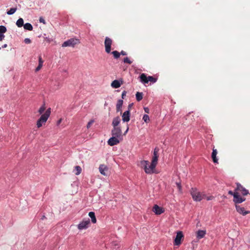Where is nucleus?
<instances>
[{
	"mask_svg": "<svg viewBox=\"0 0 250 250\" xmlns=\"http://www.w3.org/2000/svg\"><path fill=\"white\" fill-rule=\"evenodd\" d=\"M149 162L148 161H142L141 164L144 167L145 171L147 174H151L154 172V170L157 165L156 164H153L151 162L149 166H148Z\"/></svg>",
	"mask_w": 250,
	"mask_h": 250,
	"instance_id": "nucleus-1",
	"label": "nucleus"
},
{
	"mask_svg": "<svg viewBox=\"0 0 250 250\" xmlns=\"http://www.w3.org/2000/svg\"><path fill=\"white\" fill-rule=\"evenodd\" d=\"M51 108H48L45 112L42 114L41 117L38 119L37 122V126L38 128L41 127L42 125V124H44L47 121L51 114Z\"/></svg>",
	"mask_w": 250,
	"mask_h": 250,
	"instance_id": "nucleus-2",
	"label": "nucleus"
},
{
	"mask_svg": "<svg viewBox=\"0 0 250 250\" xmlns=\"http://www.w3.org/2000/svg\"><path fill=\"white\" fill-rule=\"evenodd\" d=\"M190 194L194 201L199 202L205 197V194L198 191L196 188H191Z\"/></svg>",
	"mask_w": 250,
	"mask_h": 250,
	"instance_id": "nucleus-3",
	"label": "nucleus"
},
{
	"mask_svg": "<svg viewBox=\"0 0 250 250\" xmlns=\"http://www.w3.org/2000/svg\"><path fill=\"white\" fill-rule=\"evenodd\" d=\"M140 81L142 83L144 84L147 83L148 82L152 83H155L156 82L157 79L152 76H149L147 77L145 73H142L140 76Z\"/></svg>",
	"mask_w": 250,
	"mask_h": 250,
	"instance_id": "nucleus-4",
	"label": "nucleus"
},
{
	"mask_svg": "<svg viewBox=\"0 0 250 250\" xmlns=\"http://www.w3.org/2000/svg\"><path fill=\"white\" fill-rule=\"evenodd\" d=\"M80 43V40L76 38H71L62 44V46L63 47L70 46L74 47L76 45Z\"/></svg>",
	"mask_w": 250,
	"mask_h": 250,
	"instance_id": "nucleus-5",
	"label": "nucleus"
},
{
	"mask_svg": "<svg viewBox=\"0 0 250 250\" xmlns=\"http://www.w3.org/2000/svg\"><path fill=\"white\" fill-rule=\"evenodd\" d=\"M104 46H105V51L107 53H110L111 52V46L112 43V40L106 37L104 41Z\"/></svg>",
	"mask_w": 250,
	"mask_h": 250,
	"instance_id": "nucleus-6",
	"label": "nucleus"
},
{
	"mask_svg": "<svg viewBox=\"0 0 250 250\" xmlns=\"http://www.w3.org/2000/svg\"><path fill=\"white\" fill-rule=\"evenodd\" d=\"M236 186L237 187L235 188V191L241 193L243 196L247 195L249 193V191L244 187H243L240 183H237Z\"/></svg>",
	"mask_w": 250,
	"mask_h": 250,
	"instance_id": "nucleus-7",
	"label": "nucleus"
},
{
	"mask_svg": "<svg viewBox=\"0 0 250 250\" xmlns=\"http://www.w3.org/2000/svg\"><path fill=\"white\" fill-rule=\"evenodd\" d=\"M184 238V235L182 231H179L177 232L176 237L174 241V245L179 246L181 244V240Z\"/></svg>",
	"mask_w": 250,
	"mask_h": 250,
	"instance_id": "nucleus-8",
	"label": "nucleus"
},
{
	"mask_svg": "<svg viewBox=\"0 0 250 250\" xmlns=\"http://www.w3.org/2000/svg\"><path fill=\"white\" fill-rule=\"evenodd\" d=\"M122 138H119L117 137L112 136L107 141L108 145L110 146H113L118 144L122 140Z\"/></svg>",
	"mask_w": 250,
	"mask_h": 250,
	"instance_id": "nucleus-9",
	"label": "nucleus"
},
{
	"mask_svg": "<svg viewBox=\"0 0 250 250\" xmlns=\"http://www.w3.org/2000/svg\"><path fill=\"white\" fill-rule=\"evenodd\" d=\"M111 134L112 136L122 138V130L120 127H113L111 130Z\"/></svg>",
	"mask_w": 250,
	"mask_h": 250,
	"instance_id": "nucleus-10",
	"label": "nucleus"
},
{
	"mask_svg": "<svg viewBox=\"0 0 250 250\" xmlns=\"http://www.w3.org/2000/svg\"><path fill=\"white\" fill-rule=\"evenodd\" d=\"M245 200V198L241 197L238 192L235 191V194L234 195L233 202L236 205L241 203Z\"/></svg>",
	"mask_w": 250,
	"mask_h": 250,
	"instance_id": "nucleus-11",
	"label": "nucleus"
},
{
	"mask_svg": "<svg viewBox=\"0 0 250 250\" xmlns=\"http://www.w3.org/2000/svg\"><path fill=\"white\" fill-rule=\"evenodd\" d=\"M89 224L90 220L89 219H88L86 220H83L78 225V228L80 230L86 229L88 227V225Z\"/></svg>",
	"mask_w": 250,
	"mask_h": 250,
	"instance_id": "nucleus-12",
	"label": "nucleus"
},
{
	"mask_svg": "<svg viewBox=\"0 0 250 250\" xmlns=\"http://www.w3.org/2000/svg\"><path fill=\"white\" fill-rule=\"evenodd\" d=\"M159 151V149L158 147H155L154 149L153 155L152 158V162L153 164H157L158 160L159 157L158 152Z\"/></svg>",
	"mask_w": 250,
	"mask_h": 250,
	"instance_id": "nucleus-13",
	"label": "nucleus"
},
{
	"mask_svg": "<svg viewBox=\"0 0 250 250\" xmlns=\"http://www.w3.org/2000/svg\"><path fill=\"white\" fill-rule=\"evenodd\" d=\"M99 170L101 174L105 176L107 175V172L108 171V168L106 165L102 164L100 165Z\"/></svg>",
	"mask_w": 250,
	"mask_h": 250,
	"instance_id": "nucleus-14",
	"label": "nucleus"
},
{
	"mask_svg": "<svg viewBox=\"0 0 250 250\" xmlns=\"http://www.w3.org/2000/svg\"><path fill=\"white\" fill-rule=\"evenodd\" d=\"M235 208L237 211L239 212L240 214H242L243 215H246V214L250 213L249 211H246L244 207H242L239 205H236Z\"/></svg>",
	"mask_w": 250,
	"mask_h": 250,
	"instance_id": "nucleus-15",
	"label": "nucleus"
},
{
	"mask_svg": "<svg viewBox=\"0 0 250 250\" xmlns=\"http://www.w3.org/2000/svg\"><path fill=\"white\" fill-rule=\"evenodd\" d=\"M152 211L155 212L156 214L160 215L164 212L163 208L160 207L157 205H155L152 208Z\"/></svg>",
	"mask_w": 250,
	"mask_h": 250,
	"instance_id": "nucleus-16",
	"label": "nucleus"
},
{
	"mask_svg": "<svg viewBox=\"0 0 250 250\" xmlns=\"http://www.w3.org/2000/svg\"><path fill=\"white\" fill-rule=\"evenodd\" d=\"M122 120L124 122H127L130 120V111H125L122 115Z\"/></svg>",
	"mask_w": 250,
	"mask_h": 250,
	"instance_id": "nucleus-17",
	"label": "nucleus"
},
{
	"mask_svg": "<svg viewBox=\"0 0 250 250\" xmlns=\"http://www.w3.org/2000/svg\"><path fill=\"white\" fill-rule=\"evenodd\" d=\"M217 154V150L216 149H215L214 147L212 149V152L211 154V158L213 162L214 163H218V159L216 157V155Z\"/></svg>",
	"mask_w": 250,
	"mask_h": 250,
	"instance_id": "nucleus-18",
	"label": "nucleus"
},
{
	"mask_svg": "<svg viewBox=\"0 0 250 250\" xmlns=\"http://www.w3.org/2000/svg\"><path fill=\"white\" fill-rule=\"evenodd\" d=\"M121 120L119 116L114 118L113 119L112 125L113 127H118V125L120 123Z\"/></svg>",
	"mask_w": 250,
	"mask_h": 250,
	"instance_id": "nucleus-19",
	"label": "nucleus"
},
{
	"mask_svg": "<svg viewBox=\"0 0 250 250\" xmlns=\"http://www.w3.org/2000/svg\"><path fill=\"white\" fill-rule=\"evenodd\" d=\"M196 233H197V238L198 239H201L205 236V235L206 233V230H199Z\"/></svg>",
	"mask_w": 250,
	"mask_h": 250,
	"instance_id": "nucleus-20",
	"label": "nucleus"
},
{
	"mask_svg": "<svg viewBox=\"0 0 250 250\" xmlns=\"http://www.w3.org/2000/svg\"><path fill=\"white\" fill-rule=\"evenodd\" d=\"M121 85V83L119 82L118 80H117L113 81L111 84V86L114 88H117L120 87Z\"/></svg>",
	"mask_w": 250,
	"mask_h": 250,
	"instance_id": "nucleus-21",
	"label": "nucleus"
},
{
	"mask_svg": "<svg viewBox=\"0 0 250 250\" xmlns=\"http://www.w3.org/2000/svg\"><path fill=\"white\" fill-rule=\"evenodd\" d=\"M123 104V101L122 100H119L117 101L116 104V110L117 112H119L121 110V108Z\"/></svg>",
	"mask_w": 250,
	"mask_h": 250,
	"instance_id": "nucleus-22",
	"label": "nucleus"
},
{
	"mask_svg": "<svg viewBox=\"0 0 250 250\" xmlns=\"http://www.w3.org/2000/svg\"><path fill=\"white\" fill-rule=\"evenodd\" d=\"M88 215L91 219V222L94 224L96 223L97 222V220L95 217V213L92 211L89 212L88 213Z\"/></svg>",
	"mask_w": 250,
	"mask_h": 250,
	"instance_id": "nucleus-23",
	"label": "nucleus"
},
{
	"mask_svg": "<svg viewBox=\"0 0 250 250\" xmlns=\"http://www.w3.org/2000/svg\"><path fill=\"white\" fill-rule=\"evenodd\" d=\"M23 27L25 30L29 31H32L33 30V26L30 23H26L24 24Z\"/></svg>",
	"mask_w": 250,
	"mask_h": 250,
	"instance_id": "nucleus-24",
	"label": "nucleus"
},
{
	"mask_svg": "<svg viewBox=\"0 0 250 250\" xmlns=\"http://www.w3.org/2000/svg\"><path fill=\"white\" fill-rule=\"evenodd\" d=\"M16 25L19 27H21L22 26H24L23 20L22 18L19 19L16 22Z\"/></svg>",
	"mask_w": 250,
	"mask_h": 250,
	"instance_id": "nucleus-25",
	"label": "nucleus"
},
{
	"mask_svg": "<svg viewBox=\"0 0 250 250\" xmlns=\"http://www.w3.org/2000/svg\"><path fill=\"white\" fill-rule=\"evenodd\" d=\"M136 98L137 101H141L143 99V93L137 92L136 94Z\"/></svg>",
	"mask_w": 250,
	"mask_h": 250,
	"instance_id": "nucleus-26",
	"label": "nucleus"
},
{
	"mask_svg": "<svg viewBox=\"0 0 250 250\" xmlns=\"http://www.w3.org/2000/svg\"><path fill=\"white\" fill-rule=\"evenodd\" d=\"M75 170L76 171L75 173L76 175H79L82 172V168L78 166L75 167Z\"/></svg>",
	"mask_w": 250,
	"mask_h": 250,
	"instance_id": "nucleus-27",
	"label": "nucleus"
},
{
	"mask_svg": "<svg viewBox=\"0 0 250 250\" xmlns=\"http://www.w3.org/2000/svg\"><path fill=\"white\" fill-rule=\"evenodd\" d=\"M111 54H113L115 59H118L120 56V53L117 51H113L111 52Z\"/></svg>",
	"mask_w": 250,
	"mask_h": 250,
	"instance_id": "nucleus-28",
	"label": "nucleus"
},
{
	"mask_svg": "<svg viewBox=\"0 0 250 250\" xmlns=\"http://www.w3.org/2000/svg\"><path fill=\"white\" fill-rule=\"evenodd\" d=\"M17 7L12 8L9 10L7 11V14L9 15H12L17 11Z\"/></svg>",
	"mask_w": 250,
	"mask_h": 250,
	"instance_id": "nucleus-29",
	"label": "nucleus"
},
{
	"mask_svg": "<svg viewBox=\"0 0 250 250\" xmlns=\"http://www.w3.org/2000/svg\"><path fill=\"white\" fill-rule=\"evenodd\" d=\"M45 104H43V105H42L40 108H39V110H38V112L40 114H42L43 113V112L45 111Z\"/></svg>",
	"mask_w": 250,
	"mask_h": 250,
	"instance_id": "nucleus-30",
	"label": "nucleus"
},
{
	"mask_svg": "<svg viewBox=\"0 0 250 250\" xmlns=\"http://www.w3.org/2000/svg\"><path fill=\"white\" fill-rule=\"evenodd\" d=\"M143 120L146 123L149 122L150 121L149 117L147 114H145L143 116Z\"/></svg>",
	"mask_w": 250,
	"mask_h": 250,
	"instance_id": "nucleus-31",
	"label": "nucleus"
},
{
	"mask_svg": "<svg viewBox=\"0 0 250 250\" xmlns=\"http://www.w3.org/2000/svg\"><path fill=\"white\" fill-rule=\"evenodd\" d=\"M7 31L6 28L3 25L0 26V33H5Z\"/></svg>",
	"mask_w": 250,
	"mask_h": 250,
	"instance_id": "nucleus-32",
	"label": "nucleus"
},
{
	"mask_svg": "<svg viewBox=\"0 0 250 250\" xmlns=\"http://www.w3.org/2000/svg\"><path fill=\"white\" fill-rule=\"evenodd\" d=\"M124 62L125 63H127L129 64H131L132 62L129 60V59L128 57L125 58L124 59Z\"/></svg>",
	"mask_w": 250,
	"mask_h": 250,
	"instance_id": "nucleus-33",
	"label": "nucleus"
},
{
	"mask_svg": "<svg viewBox=\"0 0 250 250\" xmlns=\"http://www.w3.org/2000/svg\"><path fill=\"white\" fill-rule=\"evenodd\" d=\"M94 123V121L93 120H90L87 124V128H89L90 127L91 125L93 124V123Z\"/></svg>",
	"mask_w": 250,
	"mask_h": 250,
	"instance_id": "nucleus-34",
	"label": "nucleus"
},
{
	"mask_svg": "<svg viewBox=\"0 0 250 250\" xmlns=\"http://www.w3.org/2000/svg\"><path fill=\"white\" fill-rule=\"evenodd\" d=\"M42 64H39L38 67L35 69V71L36 72L39 71L42 68Z\"/></svg>",
	"mask_w": 250,
	"mask_h": 250,
	"instance_id": "nucleus-35",
	"label": "nucleus"
},
{
	"mask_svg": "<svg viewBox=\"0 0 250 250\" xmlns=\"http://www.w3.org/2000/svg\"><path fill=\"white\" fill-rule=\"evenodd\" d=\"M204 198H206L208 201H209L212 200L214 198V197L213 196H206L205 195Z\"/></svg>",
	"mask_w": 250,
	"mask_h": 250,
	"instance_id": "nucleus-36",
	"label": "nucleus"
},
{
	"mask_svg": "<svg viewBox=\"0 0 250 250\" xmlns=\"http://www.w3.org/2000/svg\"><path fill=\"white\" fill-rule=\"evenodd\" d=\"M24 42L26 44H29L31 42V40L28 38H26L24 39Z\"/></svg>",
	"mask_w": 250,
	"mask_h": 250,
	"instance_id": "nucleus-37",
	"label": "nucleus"
},
{
	"mask_svg": "<svg viewBox=\"0 0 250 250\" xmlns=\"http://www.w3.org/2000/svg\"><path fill=\"white\" fill-rule=\"evenodd\" d=\"M39 21H40V22L41 23H42L43 24H45L46 23V22H45V20H44V19L42 17H40V18Z\"/></svg>",
	"mask_w": 250,
	"mask_h": 250,
	"instance_id": "nucleus-38",
	"label": "nucleus"
},
{
	"mask_svg": "<svg viewBox=\"0 0 250 250\" xmlns=\"http://www.w3.org/2000/svg\"><path fill=\"white\" fill-rule=\"evenodd\" d=\"M176 185H177V188H178L179 191H181L182 186H181V184L180 183H176Z\"/></svg>",
	"mask_w": 250,
	"mask_h": 250,
	"instance_id": "nucleus-39",
	"label": "nucleus"
},
{
	"mask_svg": "<svg viewBox=\"0 0 250 250\" xmlns=\"http://www.w3.org/2000/svg\"><path fill=\"white\" fill-rule=\"evenodd\" d=\"M43 61L42 60L41 56H40L39 58V64H43Z\"/></svg>",
	"mask_w": 250,
	"mask_h": 250,
	"instance_id": "nucleus-40",
	"label": "nucleus"
},
{
	"mask_svg": "<svg viewBox=\"0 0 250 250\" xmlns=\"http://www.w3.org/2000/svg\"><path fill=\"white\" fill-rule=\"evenodd\" d=\"M112 245L114 246L115 248L116 247H117V248L119 247V244L116 242H113Z\"/></svg>",
	"mask_w": 250,
	"mask_h": 250,
	"instance_id": "nucleus-41",
	"label": "nucleus"
},
{
	"mask_svg": "<svg viewBox=\"0 0 250 250\" xmlns=\"http://www.w3.org/2000/svg\"><path fill=\"white\" fill-rule=\"evenodd\" d=\"M5 37L3 33H0V41H2Z\"/></svg>",
	"mask_w": 250,
	"mask_h": 250,
	"instance_id": "nucleus-42",
	"label": "nucleus"
},
{
	"mask_svg": "<svg viewBox=\"0 0 250 250\" xmlns=\"http://www.w3.org/2000/svg\"><path fill=\"white\" fill-rule=\"evenodd\" d=\"M126 92L125 91H124L123 92H122V98L123 99H124V97L125 96H126Z\"/></svg>",
	"mask_w": 250,
	"mask_h": 250,
	"instance_id": "nucleus-43",
	"label": "nucleus"
},
{
	"mask_svg": "<svg viewBox=\"0 0 250 250\" xmlns=\"http://www.w3.org/2000/svg\"><path fill=\"white\" fill-rule=\"evenodd\" d=\"M228 193L231 195H233V196L234 197V195L235 194V192H233L231 190H229V192H228Z\"/></svg>",
	"mask_w": 250,
	"mask_h": 250,
	"instance_id": "nucleus-44",
	"label": "nucleus"
},
{
	"mask_svg": "<svg viewBox=\"0 0 250 250\" xmlns=\"http://www.w3.org/2000/svg\"><path fill=\"white\" fill-rule=\"evenodd\" d=\"M120 53V55H122L123 56H125V55H127L126 52L123 50H122Z\"/></svg>",
	"mask_w": 250,
	"mask_h": 250,
	"instance_id": "nucleus-45",
	"label": "nucleus"
},
{
	"mask_svg": "<svg viewBox=\"0 0 250 250\" xmlns=\"http://www.w3.org/2000/svg\"><path fill=\"white\" fill-rule=\"evenodd\" d=\"M144 110L146 113H149V109L148 107H144Z\"/></svg>",
	"mask_w": 250,
	"mask_h": 250,
	"instance_id": "nucleus-46",
	"label": "nucleus"
},
{
	"mask_svg": "<svg viewBox=\"0 0 250 250\" xmlns=\"http://www.w3.org/2000/svg\"><path fill=\"white\" fill-rule=\"evenodd\" d=\"M62 121V119H59L58 122H57V125H59Z\"/></svg>",
	"mask_w": 250,
	"mask_h": 250,
	"instance_id": "nucleus-47",
	"label": "nucleus"
},
{
	"mask_svg": "<svg viewBox=\"0 0 250 250\" xmlns=\"http://www.w3.org/2000/svg\"><path fill=\"white\" fill-rule=\"evenodd\" d=\"M7 46V44H4V45H3L2 46V48H6Z\"/></svg>",
	"mask_w": 250,
	"mask_h": 250,
	"instance_id": "nucleus-48",
	"label": "nucleus"
},
{
	"mask_svg": "<svg viewBox=\"0 0 250 250\" xmlns=\"http://www.w3.org/2000/svg\"><path fill=\"white\" fill-rule=\"evenodd\" d=\"M131 106H132L131 104H130L128 105V110H130V109L131 108Z\"/></svg>",
	"mask_w": 250,
	"mask_h": 250,
	"instance_id": "nucleus-49",
	"label": "nucleus"
},
{
	"mask_svg": "<svg viewBox=\"0 0 250 250\" xmlns=\"http://www.w3.org/2000/svg\"><path fill=\"white\" fill-rule=\"evenodd\" d=\"M128 129H129V128H128V127H127V129H126V131H125V133H124V134H125H125L128 132Z\"/></svg>",
	"mask_w": 250,
	"mask_h": 250,
	"instance_id": "nucleus-50",
	"label": "nucleus"
},
{
	"mask_svg": "<svg viewBox=\"0 0 250 250\" xmlns=\"http://www.w3.org/2000/svg\"><path fill=\"white\" fill-rule=\"evenodd\" d=\"M45 40H46V41H47V42H51V41H50L49 39H48V38H46V39H45Z\"/></svg>",
	"mask_w": 250,
	"mask_h": 250,
	"instance_id": "nucleus-51",
	"label": "nucleus"
},
{
	"mask_svg": "<svg viewBox=\"0 0 250 250\" xmlns=\"http://www.w3.org/2000/svg\"><path fill=\"white\" fill-rule=\"evenodd\" d=\"M1 49V48L0 47V49Z\"/></svg>",
	"mask_w": 250,
	"mask_h": 250,
	"instance_id": "nucleus-52",
	"label": "nucleus"
}]
</instances>
